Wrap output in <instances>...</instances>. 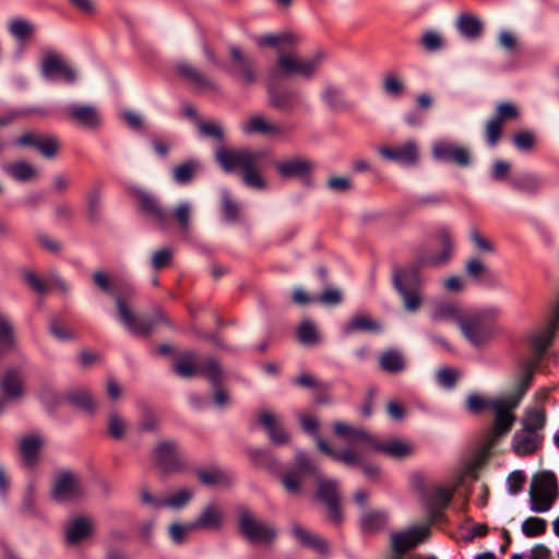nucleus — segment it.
<instances>
[{
	"instance_id": "f257e3e1",
	"label": "nucleus",
	"mask_w": 559,
	"mask_h": 559,
	"mask_svg": "<svg viewBox=\"0 0 559 559\" xmlns=\"http://www.w3.org/2000/svg\"><path fill=\"white\" fill-rule=\"evenodd\" d=\"M215 157L224 171L231 173L238 170L242 182L247 187L257 190H264L266 188V182L261 175L260 168L261 162L266 157V152L250 148H219Z\"/></svg>"
},
{
	"instance_id": "f03ea898",
	"label": "nucleus",
	"mask_w": 559,
	"mask_h": 559,
	"mask_svg": "<svg viewBox=\"0 0 559 559\" xmlns=\"http://www.w3.org/2000/svg\"><path fill=\"white\" fill-rule=\"evenodd\" d=\"M437 239L441 251L437 254L423 257L417 263H412L405 267H395L393 270V285L395 289L420 288V270L423 266H440L448 263L453 255V240L448 229L442 228L437 233Z\"/></svg>"
},
{
	"instance_id": "7ed1b4c3",
	"label": "nucleus",
	"mask_w": 559,
	"mask_h": 559,
	"mask_svg": "<svg viewBox=\"0 0 559 559\" xmlns=\"http://www.w3.org/2000/svg\"><path fill=\"white\" fill-rule=\"evenodd\" d=\"M518 405V401H512L510 399L493 400V403L491 404V409L495 411L493 425L483 441L481 449L477 455L478 460H486L498 441L510 432L516 418L513 414V409Z\"/></svg>"
},
{
	"instance_id": "20e7f679",
	"label": "nucleus",
	"mask_w": 559,
	"mask_h": 559,
	"mask_svg": "<svg viewBox=\"0 0 559 559\" xmlns=\"http://www.w3.org/2000/svg\"><path fill=\"white\" fill-rule=\"evenodd\" d=\"M325 53L321 50L314 52L310 58H300L294 50L278 51L276 57V71L284 78L300 76L305 80H311L319 71Z\"/></svg>"
},
{
	"instance_id": "39448f33",
	"label": "nucleus",
	"mask_w": 559,
	"mask_h": 559,
	"mask_svg": "<svg viewBox=\"0 0 559 559\" xmlns=\"http://www.w3.org/2000/svg\"><path fill=\"white\" fill-rule=\"evenodd\" d=\"M319 466L302 451L295 456V466L285 472L281 483L286 492L293 497H301L306 492V480L312 477L314 480L320 474Z\"/></svg>"
},
{
	"instance_id": "423d86ee",
	"label": "nucleus",
	"mask_w": 559,
	"mask_h": 559,
	"mask_svg": "<svg viewBox=\"0 0 559 559\" xmlns=\"http://www.w3.org/2000/svg\"><path fill=\"white\" fill-rule=\"evenodd\" d=\"M219 361L215 357L201 358L194 350L180 352L173 360V371L180 378L190 379L198 376L214 380Z\"/></svg>"
},
{
	"instance_id": "0eeeda50",
	"label": "nucleus",
	"mask_w": 559,
	"mask_h": 559,
	"mask_svg": "<svg viewBox=\"0 0 559 559\" xmlns=\"http://www.w3.org/2000/svg\"><path fill=\"white\" fill-rule=\"evenodd\" d=\"M558 483L550 471H542L533 475L530 486L531 510L543 513L551 509L558 498Z\"/></svg>"
},
{
	"instance_id": "6e6552de",
	"label": "nucleus",
	"mask_w": 559,
	"mask_h": 559,
	"mask_svg": "<svg viewBox=\"0 0 559 559\" xmlns=\"http://www.w3.org/2000/svg\"><path fill=\"white\" fill-rule=\"evenodd\" d=\"M116 307L121 322L135 335L148 336L158 323L170 325V321L162 310H157L152 319L138 317L121 296L116 297Z\"/></svg>"
},
{
	"instance_id": "1a4fd4ad",
	"label": "nucleus",
	"mask_w": 559,
	"mask_h": 559,
	"mask_svg": "<svg viewBox=\"0 0 559 559\" xmlns=\"http://www.w3.org/2000/svg\"><path fill=\"white\" fill-rule=\"evenodd\" d=\"M239 532L252 544H272L276 536V528L266 522L257 519L250 511L243 510L238 519Z\"/></svg>"
},
{
	"instance_id": "9d476101",
	"label": "nucleus",
	"mask_w": 559,
	"mask_h": 559,
	"mask_svg": "<svg viewBox=\"0 0 559 559\" xmlns=\"http://www.w3.org/2000/svg\"><path fill=\"white\" fill-rule=\"evenodd\" d=\"M316 498L328 508V518L335 524L343 521V511L341 508V495L338 484L335 479L325 478L320 472L316 479Z\"/></svg>"
},
{
	"instance_id": "9b49d317",
	"label": "nucleus",
	"mask_w": 559,
	"mask_h": 559,
	"mask_svg": "<svg viewBox=\"0 0 559 559\" xmlns=\"http://www.w3.org/2000/svg\"><path fill=\"white\" fill-rule=\"evenodd\" d=\"M152 457L155 466L165 474L180 473L186 468L180 456L179 445L174 440L157 442L152 451Z\"/></svg>"
},
{
	"instance_id": "f8f14e48",
	"label": "nucleus",
	"mask_w": 559,
	"mask_h": 559,
	"mask_svg": "<svg viewBox=\"0 0 559 559\" xmlns=\"http://www.w3.org/2000/svg\"><path fill=\"white\" fill-rule=\"evenodd\" d=\"M133 197L136 200L139 211L159 228L168 227L170 223V214L164 207L157 197L142 190L133 189Z\"/></svg>"
},
{
	"instance_id": "ddd939ff",
	"label": "nucleus",
	"mask_w": 559,
	"mask_h": 559,
	"mask_svg": "<svg viewBox=\"0 0 559 559\" xmlns=\"http://www.w3.org/2000/svg\"><path fill=\"white\" fill-rule=\"evenodd\" d=\"M84 496V488L80 478L70 471L60 473L51 489V497L58 502H69L81 499Z\"/></svg>"
},
{
	"instance_id": "4468645a",
	"label": "nucleus",
	"mask_w": 559,
	"mask_h": 559,
	"mask_svg": "<svg viewBox=\"0 0 559 559\" xmlns=\"http://www.w3.org/2000/svg\"><path fill=\"white\" fill-rule=\"evenodd\" d=\"M432 156L435 159L455 164L459 167H467L472 157L469 150L453 142H437L432 146Z\"/></svg>"
},
{
	"instance_id": "2eb2a0df",
	"label": "nucleus",
	"mask_w": 559,
	"mask_h": 559,
	"mask_svg": "<svg viewBox=\"0 0 559 559\" xmlns=\"http://www.w3.org/2000/svg\"><path fill=\"white\" fill-rule=\"evenodd\" d=\"M231 60V74L239 78L246 85H252L257 82L255 60L246 55L239 47H229Z\"/></svg>"
},
{
	"instance_id": "dca6fc26",
	"label": "nucleus",
	"mask_w": 559,
	"mask_h": 559,
	"mask_svg": "<svg viewBox=\"0 0 559 559\" xmlns=\"http://www.w3.org/2000/svg\"><path fill=\"white\" fill-rule=\"evenodd\" d=\"M464 336L474 345L483 344L489 336L491 329L484 313H473L459 321Z\"/></svg>"
},
{
	"instance_id": "f3484780",
	"label": "nucleus",
	"mask_w": 559,
	"mask_h": 559,
	"mask_svg": "<svg viewBox=\"0 0 559 559\" xmlns=\"http://www.w3.org/2000/svg\"><path fill=\"white\" fill-rule=\"evenodd\" d=\"M313 164L305 157H293L276 164V171L285 179L298 177L307 186H311Z\"/></svg>"
},
{
	"instance_id": "a211bd4d",
	"label": "nucleus",
	"mask_w": 559,
	"mask_h": 559,
	"mask_svg": "<svg viewBox=\"0 0 559 559\" xmlns=\"http://www.w3.org/2000/svg\"><path fill=\"white\" fill-rule=\"evenodd\" d=\"M269 105L277 111L292 114L300 103L299 93L289 87L267 86Z\"/></svg>"
},
{
	"instance_id": "6ab92c4d",
	"label": "nucleus",
	"mask_w": 559,
	"mask_h": 559,
	"mask_svg": "<svg viewBox=\"0 0 559 559\" xmlns=\"http://www.w3.org/2000/svg\"><path fill=\"white\" fill-rule=\"evenodd\" d=\"M19 146L35 147L45 158H53L59 151V142L53 135L35 134L27 132L14 141Z\"/></svg>"
},
{
	"instance_id": "aec40b11",
	"label": "nucleus",
	"mask_w": 559,
	"mask_h": 559,
	"mask_svg": "<svg viewBox=\"0 0 559 559\" xmlns=\"http://www.w3.org/2000/svg\"><path fill=\"white\" fill-rule=\"evenodd\" d=\"M44 444V438L38 433H28L21 438L17 451L25 467L33 469L37 466Z\"/></svg>"
},
{
	"instance_id": "412c9836",
	"label": "nucleus",
	"mask_w": 559,
	"mask_h": 559,
	"mask_svg": "<svg viewBox=\"0 0 559 559\" xmlns=\"http://www.w3.org/2000/svg\"><path fill=\"white\" fill-rule=\"evenodd\" d=\"M0 413L5 407L7 401H17L23 396V378L17 369H9L0 380Z\"/></svg>"
},
{
	"instance_id": "4be33fe9",
	"label": "nucleus",
	"mask_w": 559,
	"mask_h": 559,
	"mask_svg": "<svg viewBox=\"0 0 559 559\" xmlns=\"http://www.w3.org/2000/svg\"><path fill=\"white\" fill-rule=\"evenodd\" d=\"M41 74L46 79L59 76L68 83H72L76 79L75 71L55 53L48 55L43 59Z\"/></svg>"
},
{
	"instance_id": "5701e85b",
	"label": "nucleus",
	"mask_w": 559,
	"mask_h": 559,
	"mask_svg": "<svg viewBox=\"0 0 559 559\" xmlns=\"http://www.w3.org/2000/svg\"><path fill=\"white\" fill-rule=\"evenodd\" d=\"M379 154L388 159L406 165H416L419 158L418 147L415 141H407L402 146H382L378 150Z\"/></svg>"
},
{
	"instance_id": "b1692460",
	"label": "nucleus",
	"mask_w": 559,
	"mask_h": 559,
	"mask_svg": "<svg viewBox=\"0 0 559 559\" xmlns=\"http://www.w3.org/2000/svg\"><path fill=\"white\" fill-rule=\"evenodd\" d=\"M66 115L71 121L86 129H96L100 124V115L92 105H71L66 108Z\"/></svg>"
},
{
	"instance_id": "393cba45",
	"label": "nucleus",
	"mask_w": 559,
	"mask_h": 559,
	"mask_svg": "<svg viewBox=\"0 0 559 559\" xmlns=\"http://www.w3.org/2000/svg\"><path fill=\"white\" fill-rule=\"evenodd\" d=\"M430 533L429 526H414L406 532L392 534V547L396 552H404L421 543Z\"/></svg>"
},
{
	"instance_id": "a878e982",
	"label": "nucleus",
	"mask_w": 559,
	"mask_h": 559,
	"mask_svg": "<svg viewBox=\"0 0 559 559\" xmlns=\"http://www.w3.org/2000/svg\"><path fill=\"white\" fill-rule=\"evenodd\" d=\"M258 420L259 424L266 430L267 436L273 444L283 445L290 441L289 433L283 428L272 412H261Z\"/></svg>"
},
{
	"instance_id": "bb28decb",
	"label": "nucleus",
	"mask_w": 559,
	"mask_h": 559,
	"mask_svg": "<svg viewBox=\"0 0 559 559\" xmlns=\"http://www.w3.org/2000/svg\"><path fill=\"white\" fill-rule=\"evenodd\" d=\"M94 533L93 520L85 516H78L66 527V540L69 545H76Z\"/></svg>"
},
{
	"instance_id": "cd10ccee",
	"label": "nucleus",
	"mask_w": 559,
	"mask_h": 559,
	"mask_svg": "<svg viewBox=\"0 0 559 559\" xmlns=\"http://www.w3.org/2000/svg\"><path fill=\"white\" fill-rule=\"evenodd\" d=\"M537 368L536 360H523L519 364V377L510 400L518 401V404L520 403L528 390Z\"/></svg>"
},
{
	"instance_id": "c85d7f7f",
	"label": "nucleus",
	"mask_w": 559,
	"mask_h": 559,
	"mask_svg": "<svg viewBox=\"0 0 559 559\" xmlns=\"http://www.w3.org/2000/svg\"><path fill=\"white\" fill-rule=\"evenodd\" d=\"M246 134H261L265 136H278L284 133L283 127L267 121L263 116H251L242 126Z\"/></svg>"
},
{
	"instance_id": "c756f323",
	"label": "nucleus",
	"mask_w": 559,
	"mask_h": 559,
	"mask_svg": "<svg viewBox=\"0 0 559 559\" xmlns=\"http://www.w3.org/2000/svg\"><path fill=\"white\" fill-rule=\"evenodd\" d=\"M259 47H273L278 51L294 50L298 45V38L292 33L267 34L255 39Z\"/></svg>"
},
{
	"instance_id": "7c9ffc66",
	"label": "nucleus",
	"mask_w": 559,
	"mask_h": 559,
	"mask_svg": "<svg viewBox=\"0 0 559 559\" xmlns=\"http://www.w3.org/2000/svg\"><path fill=\"white\" fill-rule=\"evenodd\" d=\"M333 430L336 436L344 439L348 443L362 442L370 447L372 437L368 431L361 428H355L346 423L336 421L333 425Z\"/></svg>"
},
{
	"instance_id": "2f4dec72",
	"label": "nucleus",
	"mask_w": 559,
	"mask_h": 559,
	"mask_svg": "<svg viewBox=\"0 0 559 559\" xmlns=\"http://www.w3.org/2000/svg\"><path fill=\"white\" fill-rule=\"evenodd\" d=\"M555 332L552 328L547 326L546 329L533 334L531 336L530 343L531 348L534 353V357L528 360H536L539 366L540 360L543 359L546 350L552 344Z\"/></svg>"
},
{
	"instance_id": "473e14b6",
	"label": "nucleus",
	"mask_w": 559,
	"mask_h": 559,
	"mask_svg": "<svg viewBox=\"0 0 559 559\" xmlns=\"http://www.w3.org/2000/svg\"><path fill=\"white\" fill-rule=\"evenodd\" d=\"M63 401L87 413H94L97 408L93 395L88 390L83 388L69 390L64 394Z\"/></svg>"
},
{
	"instance_id": "72a5a7b5",
	"label": "nucleus",
	"mask_w": 559,
	"mask_h": 559,
	"mask_svg": "<svg viewBox=\"0 0 559 559\" xmlns=\"http://www.w3.org/2000/svg\"><path fill=\"white\" fill-rule=\"evenodd\" d=\"M223 520L221 509L215 504H207L200 515L192 522V527L195 530H215L219 528Z\"/></svg>"
},
{
	"instance_id": "f704fd0d",
	"label": "nucleus",
	"mask_w": 559,
	"mask_h": 559,
	"mask_svg": "<svg viewBox=\"0 0 559 559\" xmlns=\"http://www.w3.org/2000/svg\"><path fill=\"white\" fill-rule=\"evenodd\" d=\"M539 445L540 441L538 438L524 430L515 432L512 438V449L520 456L533 454Z\"/></svg>"
},
{
	"instance_id": "c9c22d12",
	"label": "nucleus",
	"mask_w": 559,
	"mask_h": 559,
	"mask_svg": "<svg viewBox=\"0 0 559 559\" xmlns=\"http://www.w3.org/2000/svg\"><path fill=\"white\" fill-rule=\"evenodd\" d=\"M382 325L368 314L354 316L343 328L344 333L352 334L354 332L378 333Z\"/></svg>"
},
{
	"instance_id": "e433bc0d",
	"label": "nucleus",
	"mask_w": 559,
	"mask_h": 559,
	"mask_svg": "<svg viewBox=\"0 0 559 559\" xmlns=\"http://www.w3.org/2000/svg\"><path fill=\"white\" fill-rule=\"evenodd\" d=\"M318 448L319 450L331 456L333 460L341 462L345 465L352 466V465H361V457L360 454L353 450V449H346L342 452H337L333 450L323 439L318 438Z\"/></svg>"
},
{
	"instance_id": "4c0bfd02",
	"label": "nucleus",
	"mask_w": 559,
	"mask_h": 559,
	"mask_svg": "<svg viewBox=\"0 0 559 559\" xmlns=\"http://www.w3.org/2000/svg\"><path fill=\"white\" fill-rule=\"evenodd\" d=\"M293 534L304 546L309 547L321 555H326L329 552V545L324 538L311 534L300 525L293 526Z\"/></svg>"
},
{
	"instance_id": "58836bf2",
	"label": "nucleus",
	"mask_w": 559,
	"mask_h": 559,
	"mask_svg": "<svg viewBox=\"0 0 559 559\" xmlns=\"http://www.w3.org/2000/svg\"><path fill=\"white\" fill-rule=\"evenodd\" d=\"M388 515L384 511L368 510L360 518V528L365 534H374L384 528Z\"/></svg>"
},
{
	"instance_id": "ea45409f",
	"label": "nucleus",
	"mask_w": 559,
	"mask_h": 559,
	"mask_svg": "<svg viewBox=\"0 0 559 559\" xmlns=\"http://www.w3.org/2000/svg\"><path fill=\"white\" fill-rule=\"evenodd\" d=\"M179 75L195 84L199 87L217 91L218 86L210 79L204 76L197 68L189 63H180L177 66Z\"/></svg>"
},
{
	"instance_id": "a19ab883",
	"label": "nucleus",
	"mask_w": 559,
	"mask_h": 559,
	"mask_svg": "<svg viewBox=\"0 0 559 559\" xmlns=\"http://www.w3.org/2000/svg\"><path fill=\"white\" fill-rule=\"evenodd\" d=\"M380 368L389 373H399L405 369V358L399 349L384 350L379 357Z\"/></svg>"
},
{
	"instance_id": "79ce46f5",
	"label": "nucleus",
	"mask_w": 559,
	"mask_h": 559,
	"mask_svg": "<svg viewBox=\"0 0 559 559\" xmlns=\"http://www.w3.org/2000/svg\"><path fill=\"white\" fill-rule=\"evenodd\" d=\"M370 448L392 457H405L408 456L413 451L409 444L401 440H392L382 444L379 443L374 437H372Z\"/></svg>"
},
{
	"instance_id": "37998d69",
	"label": "nucleus",
	"mask_w": 559,
	"mask_h": 559,
	"mask_svg": "<svg viewBox=\"0 0 559 559\" xmlns=\"http://www.w3.org/2000/svg\"><path fill=\"white\" fill-rule=\"evenodd\" d=\"M456 27L463 36L471 39L479 37L483 32L481 21L469 13H462L459 15Z\"/></svg>"
},
{
	"instance_id": "c03bdc74",
	"label": "nucleus",
	"mask_w": 559,
	"mask_h": 559,
	"mask_svg": "<svg viewBox=\"0 0 559 559\" xmlns=\"http://www.w3.org/2000/svg\"><path fill=\"white\" fill-rule=\"evenodd\" d=\"M14 330L9 320L0 314V359L15 348Z\"/></svg>"
},
{
	"instance_id": "a18cd8bd",
	"label": "nucleus",
	"mask_w": 559,
	"mask_h": 559,
	"mask_svg": "<svg viewBox=\"0 0 559 559\" xmlns=\"http://www.w3.org/2000/svg\"><path fill=\"white\" fill-rule=\"evenodd\" d=\"M3 170L17 181H28L36 176V169L23 160L5 164Z\"/></svg>"
},
{
	"instance_id": "49530a36",
	"label": "nucleus",
	"mask_w": 559,
	"mask_h": 559,
	"mask_svg": "<svg viewBox=\"0 0 559 559\" xmlns=\"http://www.w3.org/2000/svg\"><path fill=\"white\" fill-rule=\"evenodd\" d=\"M546 423V413L544 408H530L526 411L523 419V430L528 433H535L544 428Z\"/></svg>"
},
{
	"instance_id": "de8ad7c7",
	"label": "nucleus",
	"mask_w": 559,
	"mask_h": 559,
	"mask_svg": "<svg viewBox=\"0 0 559 559\" xmlns=\"http://www.w3.org/2000/svg\"><path fill=\"white\" fill-rule=\"evenodd\" d=\"M9 32L20 41L29 40L35 32V25L24 19H14L10 22Z\"/></svg>"
},
{
	"instance_id": "09e8293b",
	"label": "nucleus",
	"mask_w": 559,
	"mask_h": 559,
	"mask_svg": "<svg viewBox=\"0 0 559 559\" xmlns=\"http://www.w3.org/2000/svg\"><path fill=\"white\" fill-rule=\"evenodd\" d=\"M102 187L95 186L86 194L87 216L90 221L98 222L100 218Z\"/></svg>"
},
{
	"instance_id": "8fccbe9b",
	"label": "nucleus",
	"mask_w": 559,
	"mask_h": 559,
	"mask_svg": "<svg viewBox=\"0 0 559 559\" xmlns=\"http://www.w3.org/2000/svg\"><path fill=\"white\" fill-rule=\"evenodd\" d=\"M170 214V219L179 225L182 233L187 234L191 227L192 207L189 203L178 204Z\"/></svg>"
},
{
	"instance_id": "3c124183",
	"label": "nucleus",
	"mask_w": 559,
	"mask_h": 559,
	"mask_svg": "<svg viewBox=\"0 0 559 559\" xmlns=\"http://www.w3.org/2000/svg\"><path fill=\"white\" fill-rule=\"evenodd\" d=\"M216 373V371L214 372ZM225 372L219 364L217 367V374L215 376L214 380L207 379V381L212 384L214 389V402L216 405L223 407L226 406L229 402V395L223 388V381H224Z\"/></svg>"
},
{
	"instance_id": "603ef678",
	"label": "nucleus",
	"mask_w": 559,
	"mask_h": 559,
	"mask_svg": "<svg viewBox=\"0 0 559 559\" xmlns=\"http://www.w3.org/2000/svg\"><path fill=\"white\" fill-rule=\"evenodd\" d=\"M465 273L474 281L480 282L489 276V267L478 258L468 259L465 263Z\"/></svg>"
},
{
	"instance_id": "864d4df0",
	"label": "nucleus",
	"mask_w": 559,
	"mask_h": 559,
	"mask_svg": "<svg viewBox=\"0 0 559 559\" xmlns=\"http://www.w3.org/2000/svg\"><path fill=\"white\" fill-rule=\"evenodd\" d=\"M492 117L501 124H504L507 121L519 119L520 110L515 104L502 102L497 105L496 112Z\"/></svg>"
},
{
	"instance_id": "5fc2aeb1",
	"label": "nucleus",
	"mask_w": 559,
	"mask_h": 559,
	"mask_svg": "<svg viewBox=\"0 0 559 559\" xmlns=\"http://www.w3.org/2000/svg\"><path fill=\"white\" fill-rule=\"evenodd\" d=\"M432 319L435 321H456L459 323L460 318L457 308L448 302L439 304L432 311Z\"/></svg>"
},
{
	"instance_id": "6e6d98bb",
	"label": "nucleus",
	"mask_w": 559,
	"mask_h": 559,
	"mask_svg": "<svg viewBox=\"0 0 559 559\" xmlns=\"http://www.w3.org/2000/svg\"><path fill=\"white\" fill-rule=\"evenodd\" d=\"M193 497L192 490L181 488L177 492L163 499V507L179 510L183 508Z\"/></svg>"
},
{
	"instance_id": "4d7b16f0",
	"label": "nucleus",
	"mask_w": 559,
	"mask_h": 559,
	"mask_svg": "<svg viewBox=\"0 0 559 559\" xmlns=\"http://www.w3.org/2000/svg\"><path fill=\"white\" fill-rule=\"evenodd\" d=\"M547 530L546 520L537 516H530L522 523V533L526 537H535L545 534Z\"/></svg>"
},
{
	"instance_id": "13d9d810",
	"label": "nucleus",
	"mask_w": 559,
	"mask_h": 559,
	"mask_svg": "<svg viewBox=\"0 0 559 559\" xmlns=\"http://www.w3.org/2000/svg\"><path fill=\"white\" fill-rule=\"evenodd\" d=\"M396 290L401 295L404 302V307L407 311L415 312L420 308L423 302L420 288H402Z\"/></svg>"
},
{
	"instance_id": "bf43d9fd",
	"label": "nucleus",
	"mask_w": 559,
	"mask_h": 559,
	"mask_svg": "<svg viewBox=\"0 0 559 559\" xmlns=\"http://www.w3.org/2000/svg\"><path fill=\"white\" fill-rule=\"evenodd\" d=\"M485 139L489 146H496L502 138L503 124L491 117L485 124Z\"/></svg>"
},
{
	"instance_id": "052dcab7",
	"label": "nucleus",
	"mask_w": 559,
	"mask_h": 559,
	"mask_svg": "<svg viewBox=\"0 0 559 559\" xmlns=\"http://www.w3.org/2000/svg\"><path fill=\"white\" fill-rule=\"evenodd\" d=\"M197 166L194 162H186L176 166L173 170L174 180L180 185L190 182L195 175Z\"/></svg>"
},
{
	"instance_id": "680f3d73",
	"label": "nucleus",
	"mask_w": 559,
	"mask_h": 559,
	"mask_svg": "<svg viewBox=\"0 0 559 559\" xmlns=\"http://www.w3.org/2000/svg\"><path fill=\"white\" fill-rule=\"evenodd\" d=\"M249 457L251 462L262 468L275 469L277 467L276 459L267 451L250 450Z\"/></svg>"
},
{
	"instance_id": "e2e57ef3",
	"label": "nucleus",
	"mask_w": 559,
	"mask_h": 559,
	"mask_svg": "<svg viewBox=\"0 0 559 559\" xmlns=\"http://www.w3.org/2000/svg\"><path fill=\"white\" fill-rule=\"evenodd\" d=\"M222 211L227 222L235 223L240 218L239 205L227 192L222 197Z\"/></svg>"
},
{
	"instance_id": "0e129e2a",
	"label": "nucleus",
	"mask_w": 559,
	"mask_h": 559,
	"mask_svg": "<svg viewBox=\"0 0 559 559\" xmlns=\"http://www.w3.org/2000/svg\"><path fill=\"white\" fill-rule=\"evenodd\" d=\"M195 474L201 484L206 486H215L225 480L224 473L217 467H212L210 469H198Z\"/></svg>"
},
{
	"instance_id": "69168bd1",
	"label": "nucleus",
	"mask_w": 559,
	"mask_h": 559,
	"mask_svg": "<svg viewBox=\"0 0 559 559\" xmlns=\"http://www.w3.org/2000/svg\"><path fill=\"white\" fill-rule=\"evenodd\" d=\"M493 400H486L477 393L469 394L466 399V408L472 414H479L486 408H491Z\"/></svg>"
},
{
	"instance_id": "338daca9",
	"label": "nucleus",
	"mask_w": 559,
	"mask_h": 559,
	"mask_svg": "<svg viewBox=\"0 0 559 559\" xmlns=\"http://www.w3.org/2000/svg\"><path fill=\"white\" fill-rule=\"evenodd\" d=\"M126 432V424L122 418L116 413L112 412L109 415L108 421V433L112 439L120 440L123 438Z\"/></svg>"
},
{
	"instance_id": "774afa93",
	"label": "nucleus",
	"mask_w": 559,
	"mask_h": 559,
	"mask_svg": "<svg viewBox=\"0 0 559 559\" xmlns=\"http://www.w3.org/2000/svg\"><path fill=\"white\" fill-rule=\"evenodd\" d=\"M298 340L301 344L306 345L314 344L318 342V334L311 322L305 321L299 325Z\"/></svg>"
}]
</instances>
